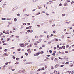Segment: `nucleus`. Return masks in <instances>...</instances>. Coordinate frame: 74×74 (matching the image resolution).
<instances>
[{
    "label": "nucleus",
    "mask_w": 74,
    "mask_h": 74,
    "mask_svg": "<svg viewBox=\"0 0 74 74\" xmlns=\"http://www.w3.org/2000/svg\"><path fill=\"white\" fill-rule=\"evenodd\" d=\"M20 46L21 47H23L24 46V44H20Z\"/></svg>",
    "instance_id": "obj_1"
},
{
    "label": "nucleus",
    "mask_w": 74,
    "mask_h": 74,
    "mask_svg": "<svg viewBox=\"0 0 74 74\" xmlns=\"http://www.w3.org/2000/svg\"><path fill=\"white\" fill-rule=\"evenodd\" d=\"M19 73H24V72L23 71V70H22V71L20 70L19 71Z\"/></svg>",
    "instance_id": "obj_2"
},
{
    "label": "nucleus",
    "mask_w": 74,
    "mask_h": 74,
    "mask_svg": "<svg viewBox=\"0 0 74 74\" xmlns=\"http://www.w3.org/2000/svg\"><path fill=\"white\" fill-rule=\"evenodd\" d=\"M67 10V8H64L63 9V10H64V11Z\"/></svg>",
    "instance_id": "obj_3"
},
{
    "label": "nucleus",
    "mask_w": 74,
    "mask_h": 74,
    "mask_svg": "<svg viewBox=\"0 0 74 74\" xmlns=\"http://www.w3.org/2000/svg\"><path fill=\"white\" fill-rule=\"evenodd\" d=\"M4 56H8V55L7 53H4Z\"/></svg>",
    "instance_id": "obj_4"
},
{
    "label": "nucleus",
    "mask_w": 74,
    "mask_h": 74,
    "mask_svg": "<svg viewBox=\"0 0 74 74\" xmlns=\"http://www.w3.org/2000/svg\"><path fill=\"white\" fill-rule=\"evenodd\" d=\"M64 59H66V60H67L68 59V58H67V56H65L64 57Z\"/></svg>",
    "instance_id": "obj_5"
},
{
    "label": "nucleus",
    "mask_w": 74,
    "mask_h": 74,
    "mask_svg": "<svg viewBox=\"0 0 74 74\" xmlns=\"http://www.w3.org/2000/svg\"><path fill=\"white\" fill-rule=\"evenodd\" d=\"M9 32V31H7L6 32L5 34H9V32Z\"/></svg>",
    "instance_id": "obj_6"
},
{
    "label": "nucleus",
    "mask_w": 74,
    "mask_h": 74,
    "mask_svg": "<svg viewBox=\"0 0 74 74\" xmlns=\"http://www.w3.org/2000/svg\"><path fill=\"white\" fill-rule=\"evenodd\" d=\"M54 73L55 74H57V71L56 70L54 71Z\"/></svg>",
    "instance_id": "obj_7"
},
{
    "label": "nucleus",
    "mask_w": 74,
    "mask_h": 74,
    "mask_svg": "<svg viewBox=\"0 0 74 74\" xmlns=\"http://www.w3.org/2000/svg\"><path fill=\"white\" fill-rule=\"evenodd\" d=\"M59 65L58 64H57L56 65V67H59Z\"/></svg>",
    "instance_id": "obj_8"
},
{
    "label": "nucleus",
    "mask_w": 74,
    "mask_h": 74,
    "mask_svg": "<svg viewBox=\"0 0 74 74\" xmlns=\"http://www.w3.org/2000/svg\"><path fill=\"white\" fill-rule=\"evenodd\" d=\"M32 44H30L28 46V47H32Z\"/></svg>",
    "instance_id": "obj_9"
},
{
    "label": "nucleus",
    "mask_w": 74,
    "mask_h": 74,
    "mask_svg": "<svg viewBox=\"0 0 74 74\" xmlns=\"http://www.w3.org/2000/svg\"><path fill=\"white\" fill-rule=\"evenodd\" d=\"M67 73H69V74H70V73H71V71H67Z\"/></svg>",
    "instance_id": "obj_10"
},
{
    "label": "nucleus",
    "mask_w": 74,
    "mask_h": 74,
    "mask_svg": "<svg viewBox=\"0 0 74 74\" xmlns=\"http://www.w3.org/2000/svg\"><path fill=\"white\" fill-rule=\"evenodd\" d=\"M68 5L67 3H65L64 4V6H67V5Z\"/></svg>",
    "instance_id": "obj_11"
},
{
    "label": "nucleus",
    "mask_w": 74,
    "mask_h": 74,
    "mask_svg": "<svg viewBox=\"0 0 74 74\" xmlns=\"http://www.w3.org/2000/svg\"><path fill=\"white\" fill-rule=\"evenodd\" d=\"M26 8L24 9L23 10V12H25V11H26Z\"/></svg>",
    "instance_id": "obj_12"
},
{
    "label": "nucleus",
    "mask_w": 74,
    "mask_h": 74,
    "mask_svg": "<svg viewBox=\"0 0 74 74\" xmlns=\"http://www.w3.org/2000/svg\"><path fill=\"white\" fill-rule=\"evenodd\" d=\"M2 20H6V18H2Z\"/></svg>",
    "instance_id": "obj_13"
},
{
    "label": "nucleus",
    "mask_w": 74,
    "mask_h": 74,
    "mask_svg": "<svg viewBox=\"0 0 74 74\" xmlns=\"http://www.w3.org/2000/svg\"><path fill=\"white\" fill-rule=\"evenodd\" d=\"M62 48H63V49H65V46H62Z\"/></svg>",
    "instance_id": "obj_14"
},
{
    "label": "nucleus",
    "mask_w": 74,
    "mask_h": 74,
    "mask_svg": "<svg viewBox=\"0 0 74 74\" xmlns=\"http://www.w3.org/2000/svg\"><path fill=\"white\" fill-rule=\"evenodd\" d=\"M5 67H7V66H6V65H4L3 66V68H4Z\"/></svg>",
    "instance_id": "obj_15"
},
{
    "label": "nucleus",
    "mask_w": 74,
    "mask_h": 74,
    "mask_svg": "<svg viewBox=\"0 0 74 74\" xmlns=\"http://www.w3.org/2000/svg\"><path fill=\"white\" fill-rule=\"evenodd\" d=\"M23 25H24V26H25V25H26V23H23Z\"/></svg>",
    "instance_id": "obj_16"
},
{
    "label": "nucleus",
    "mask_w": 74,
    "mask_h": 74,
    "mask_svg": "<svg viewBox=\"0 0 74 74\" xmlns=\"http://www.w3.org/2000/svg\"><path fill=\"white\" fill-rule=\"evenodd\" d=\"M10 40V39H9V38H8L7 40V41H8Z\"/></svg>",
    "instance_id": "obj_17"
},
{
    "label": "nucleus",
    "mask_w": 74,
    "mask_h": 74,
    "mask_svg": "<svg viewBox=\"0 0 74 74\" xmlns=\"http://www.w3.org/2000/svg\"><path fill=\"white\" fill-rule=\"evenodd\" d=\"M17 21V19L16 18H15L14 19V21L15 22H16Z\"/></svg>",
    "instance_id": "obj_18"
},
{
    "label": "nucleus",
    "mask_w": 74,
    "mask_h": 74,
    "mask_svg": "<svg viewBox=\"0 0 74 74\" xmlns=\"http://www.w3.org/2000/svg\"><path fill=\"white\" fill-rule=\"evenodd\" d=\"M40 70H41V69H38L37 71H40Z\"/></svg>",
    "instance_id": "obj_19"
},
{
    "label": "nucleus",
    "mask_w": 74,
    "mask_h": 74,
    "mask_svg": "<svg viewBox=\"0 0 74 74\" xmlns=\"http://www.w3.org/2000/svg\"><path fill=\"white\" fill-rule=\"evenodd\" d=\"M13 30H16V29L14 27L13 28Z\"/></svg>",
    "instance_id": "obj_20"
},
{
    "label": "nucleus",
    "mask_w": 74,
    "mask_h": 74,
    "mask_svg": "<svg viewBox=\"0 0 74 74\" xmlns=\"http://www.w3.org/2000/svg\"><path fill=\"white\" fill-rule=\"evenodd\" d=\"M59 41L58 39H56V41Z\"/></svg>",
    "instance_id": "obj_21"
},
{
    "label": "nucleus",
    "mask_w": 74,
    "mask_h": 74,
    "mask_svg": "<svg viewBox=\"0 0 74 74\" xmlns=\"http://www.w3.org/2000/svg\"><path fill=\"white\" fill-rule=\"evenodd\" d=\"M32 63H33V62H29L28 64H32Z\"/></svg>",
    "instance_id": "obj_22"
},
{
    "label": "nucleus",
    "mask_w": 74,
    "mask_h": 74,
    "mask_svg": "<svg viewBox=\"0 0 74 74\" xmlns=\"http://www.w3.org/2000/svg\"><path fill=\"white\" fill-rule=\"evenodd\" d=\"M44 53V51H41L40 52L41 54H42Z\"/></svg>",
    "instance_id": "obj_23"
},
{
    "label": "nucleus",
    "mask_w": 74,
    "mask_h": 74,
    "mask_svg": "<svg viewBox=\"0 0 74 74\" xmlns=\"http://www.w3.org/2000/svg\"><path fill=\"white\" fill-rule=\"evenodd\" d=\"M62 16H65V14H62Z\"/></svg>",
    "instance_id": "obj_24"
},
{
    "label": "nucleus",
    "mask_w": 74,
    "mask_h": 74,
    "mask_svg": "<svg viewBox=\"0 0 74 74\" xmlns=\"http://www.w3.org/2000/svg\"><path fill=\"white\" fill-rule=\"evenodd\" d=\"M45 47V45H42V47Z\"/></svg>",
    "instance_id": "obj_25"
},
{
    "label": "nucleus",
    "mask_w": 74,
    "mask_h": 74,
    "mask_svg": "<svg viewBox=\"0 0 74 74\" xmlns=\"http://www.w3.org/2000/svg\"><path fill=\"white\" fill-rule=\"evenodd\" d=\"M19 64V62H17L15 63V64Z\"/></svg>",
    "instance_id": "obj_26"
},
{
    "label": "nucleus",
    "mask_w": 74,
    "mask_h": 74,
    "mask_svg": "<svg viewBox=\"0 0 74 74\" xmlns=\"http://www.w3.org/2000/svg\"><path fill=\"white\" fill-rule=\"evenodd\" d=\"M47 56H48V57H49V56H50L51 55H47Z\"/></svg>",
    "instance_id": "obj_27"
},
{
    "label": "nucleus",
    "mask_w": 74,
    "mask_h": 74,
    "mask_svg": "<svg viewBox=\"0 0 74 74\" xmlns=\"http://www.w3.org/2000/svg\"><path fill=\"white\" fill-rule=\"evenodd\" d=\"M30 49H29L27 50V52H29V51H30Z\"/></svg>",
    "instance_id": "obj_28"
},
{
    "label": "nucleus",
    "mask_w": 74,
    "mask_h": 74,
    "mask_svg": "<svg viewBox=\"0 0 74 74\" xmlns=\"http://www.w3.org/2000/svg\"><path fill=\"white\" fill-rule=\"evenodd\" d=\"M49 52L50 53H52V50H49Z\"/></svg>",
    "instance_id": "obj_29"
},
{
    "label": "nucleus",
    "mask_w": 74,
    "mask_h": 74,
    "mask_svg": "<svg viewBox=\"0 0 74 74\" xmlns=\"http://www.w3.org/2000/svg\"><path fill=\"white\" fill-rule=\"evenodd\" d=\"M51 69H52L53 70V69H54V68H53V66L51 67Z\"/></svg>",
    "instance_id": "obj_30"
},
{
    "label": "nucleus",
    "mask_w": 74,
    "mask_h": 74,
    "mask_svg": "<svg viewBox=\"0 0 74 74\" xmlns=\"http://www.w3.org/2000/svg\"><path fill=\"white\" fill-rule=\"evenodd\" d=\"M62 38H64V36L63 35H62Z\"/></svg>",
    "instance_id": "obj_31"
},
{
    "label": "nucleus",
    "mask_w": 74,
    "mask_h": 74,
    "mask_svg": "<svg viewBox=\"0 0 74 74\" xmlns=\"http://www.w3.org/2000/svg\"><path fill=\"white\" fill-rule=\"evenodd\" d=\"M27 24L28 25H30V23H27Z\"/></svg>",
    "instance_id": "obj_32"
},
{
    "label": "nucleus",
    "mask_w": 74,
    "mask_h": 74,
    "mask_svg": "<svg viewBox=\"0 0 74 74\" xmlns=\"http://www.w3.org/2000/svg\"><path fill=\"white\" fill-rule=\"evenodd\" d=\"M41 70H44V68L43 67L42 68Z\"/></svg>",
    "instance_id": "obj_33"
},
{
    "label": "nucleus",
    "mask_w": 74,
    "mask_h": 74,
    "mask_svg": "<svg viewBox=\"0 0 74 74\" xmlns=\"http://www.w3.org/2000/svg\"><path fill=\"white\" fill-rule=\"evenodd\" d=\"M3 33H5V30H4L3 31Z\"/></svg>",
    "instance_id": "obj_34"
},
{
    "label": "nucleus",
    "mask_w": 74,
    "mask_h": 74,
    "mask_svg": "<svg viewBox=\"0 0 74 74\" xmlns=\"http://www.w3.org/2000/svg\"><path fill=\"white\" fill-rule=\"evenodd\" d=\"M8 62L7 63H6L5 64V65H7V64H8Z\"/></svg>",
    "instance_id": "obj_35"
},
{
    "label": "nucleus",
    "mask_w": 74,
    "mask_h": 74,
    "mask_svg": "<svg viewBox=\"0 0 74 74\" xmlns=\"http://www.w3.org/2000/svg\"><path fill=\"white\" fill-rule=\"evenodd\" d=\"M61 52H62L61 51H59V53H63H63H62Z\"/></svg>",
    "instance_id": "obj_36"
},
{
    "label": "nucleus",
    "mask_w": 74,
    "mask_h": 74,
    "mask_svg": "<svg viewBox=\"0 0 74 74\" xmlns=\"http://www.w3.org/2000/svg\"><path fill=\"white\" fill-rule=\"evenodd\" d=\"M35 38H38V36H35Z\"/></svg>",
    "instance_id": "obj_37"
},
{
    "label": "nucleus",
    "mask_w": 74,
    "mask_h": 74,
    "mask_svg": "<svg viewBox=\"0 0 74 74\" xmlns=\"http://www.w3.org/2000/svg\"><path fill=\"white\" fill-rule=\"evenodd\" d=\"M25 55L26 56H27L28 55V54L27 53H25Z\"/></svg>",
    "instance_id": "obj_38"
},
{
    "label": "nucleus",
    "mask_w": 74,
    "mask_h": 74,
    "mask_svg": "<svg viewBox=\"0 0 74 74\" xmlns=\"http://www.w3.org/2000/svg\"><path fill=\"white\" fill-rule=\"evenodd\" d=\"M62 4L60 3V4L59 5V6H62Z\"/></svg>",
    "instance_id": "obj_39"
},
{
    "label": "nucleus",
    "mask_w": 74,
    "mask_h": 74,
    "mask_svg": "<svg viewBox=\"0 0 74 74\" xmlns=\"http://www.w3.org/2000/svg\"><path fill=\"white\" fill-rule=\"evenodd\" d=\"M16 59L17 60H19V58H16Z\"/></svg>",
    "instance_id": "obj_40"
},
{
    "label": "nucleus",
    "mask_w": 74,
    "mask_h": 74,
    "mask_svg": "<svg viewBox=\"0 0 74 74\" xmlns=\"http://www.w3.org/2000/svg\"><path fill=\"white\" fill-rule=\"evenodd\" d=\"M65 22L66 23H68V22H67V20H66L65 21Z\"/></svg>",
    "instance_id": "obj_41"
},
{
    "label": "nucleus",
    "mask_w": 74,
    "mask_h": 74,
    "mask_svg": "<svg viewBox=\"0 0 74 74\" xmlns=\"http://www.w3.org/2000/svg\"><path fill=\"white\" fill-rule=\"evenodd\" d=\"M55 55H56V54L55 53H53L52 54V55H53V56H55Z\"/></svg>",
    "instance_id": "obj_42"
},
{
    "label": "nucleus",
    "mask_w": 74,
    "mask_h": 74,
    "mask_svg": "<svg viewBox=\"0 0 74 74\" xmlns=\"http://www.w3.org/2000/svg\"><path fill=\"white\" fill-rule=\"evenodd\" d=\"M17 16H20V14H17Z\"/></svg>",
    "instance_id": "obj_43"
},
{
    "label": "nucleus",
    "mask_w": 74,
    "mask_h": 74,
    "mask_svg": "<svg viewBox=\"0 0 74 74\" xmlns=\"http://www.w3.org/2000/svg\"><path fill=\"white\" fill-rule=\"evenodd\" d=\"M27 32H28V33H29L30 32V30H28L27 31Z\"/></svg>",
    "instance_id": "obj_44"
},
{
    "label": "nucleus",
    "mask_w": 74,
    "mask_h": 74,
    "mask_svg": "<svg viewBox=\"0 0 74 74\" xmlns=\"http://www.w3.org/2000/svg\"><path fill=\"white\" fill-rule=\"evenodd\" d=\"M69 63L68 62H66V63H65V64H69Z\"/></svg>",
    "instance_id": "obj_45"
},
{
    "label": "nucleus",
    "mask_w": 74,
    "mask_h": 74,
    "mask_svg": "<svg viewBox=\"0 0 74 74\" xmlns=\"http://www.w3.org/2000/svg\"><path fill=\"white\" fill-rule=\"evenodd\" d=\"M13 58L14 59H15V56H13Z\"/></svg>",
    "instance_id": "obj_46"
},
{
    "label": "nucleus",
    "mask_w": 74,
    "mask_h": 74,
    "mask_svg": "<svg viewBox=\"0 0 74 74\" xmlns=\"http://www.w3.org/2000/svg\"><path fill=\"white\" fill-rule=\"evenodd\" d=\"M59 49H62V48L61 47H60Z\"/></svg>",
    "instance_id": "obj_47"
},
{
    "label": "nucleus",
    "mask_w": 74,
    "mask_h": 74,
    "mask_svg": "<svg viewBox=\"0 0 74 74\" xmlns=\"http://www.w3.org/2000/svg\"><path fill=\"white\" fill-rule=\"evenodd\" d=\"M1 41H3V40H4V38H2L1 39Z\"/></svg>",
    "instance_id": "obj_48"
},
{
    "label": "nucleus",
    "mask_w": 74,
    "mask_h": 74,
    "mask_svg": "<svg viewBox=\"0 0 74 74\" xmlns=\"http://www.w3.org/2000/svg\"><path fill=\"white\" fill-rule=\"evenodd\" d=\"M4 51H5V52H7V49H5Z\"/></svg>",
    "instance_id": "obj_49"
},
{
    "label": "nucleus",
    "mask_w": 74,
    "mask_h": 74,
    "mask_svg": "<svg viewBox=\"0 0 74 74\" xmlns=\"http://www.w3.org/2000/svg\"><path fill=\"white\" fill-rule=\"evenodd\" d=\"M53 59H54L53 57H52L51 58V59H52V60H53Z\"/></svg>",
    "instance_id": "obj_50"
},
{
    "label": "nucleus",
    "mask_w": 74,
    "mask_h": 74,
    "mask_svg": "<svg viewBox=\"0 0 74 74\" xmlns=\"http://www.w3.org/2000/svg\"><path fill=\"white\" fill-rule=\"evenodd\" d=\"M3 45H7V44L6 43H4L3 44Z\"/></svg>",
    "instance_id": "obj_51"
},
{
    "label": "nucleus",
    "mask_w": 74,
    "mask_h": 74,
    "mask_svg": "<svg viewBox=\"0 0 74 74\" xmlns=\"http://www.w3.org/2000/svg\"><path fill=\"white\" fill-rule=\"evenodd\" d=\"M57 48H59V45H58L57 46Z\"/></svg>",
    "instance_id": "obj_52"
},
{
    "label": "nucleus",
    "mask_w": 74,
    "mask_h": 74,
    "mask_svg": "<svg viewBox=\"0 0 74 74\" xmlns=\"http://www.w3.org/2000/svg\"><path fill=\"white\" fill-rule=\"evenodd\" d=\"M51 41L48 42V44H51Z\"/></svg>",
    "instance_id": "obj_53"
},
{
    "label": "nucleus",
    "mask_w": 74,
    "mask_h": 74,
    "mask_svg": "<svg viewBox=\"0 0 74 74\" xmlns=\"http://www.w3.org/2000/svg\"><path fill=\"white\" fill-rule=\"evenodd\" d=\"M40 37H44V36L40 35Z\"/></svg>",
    "instance_id": "obj_54"
},
{
    "label": "nucleus",
    "mask_w": 74,
    "mask_h": 74,
    "mask_svg": "<svg viewBox=\"0 0 74 74\" xmlns=\"http://www.w3.org/2000/svg\"><path fill=\"white\" fill-rule=\"evenodd\" d=\"M73 3H74V1H72L71 2V4H73Z\"/></svg>",
    "instance_id": "obj_55"
},
{
    "label": "nucleus",
    "mask_w": 74,
    "mask_h": 74,
    "mask_svg": "<svg viewBox=\"0 0 74 74\" xmlns=\"http://www.w3.org/2000/svg\"><path fill=\"white\" fill-rule=\"evenodd\" d=\"M63 66H64V65H61L60 66V67H63Z\"/></svg>",
    "instance_id": "obj_56"
},
{
    "label": "nucleus",
    "mask_w": 74,
    "mask_h": 74,
    "mask_svg": "<svg viewBox=\"0 0 74 74\" xmlns=\"http://www.w3.org/2000/svg\"><path fill=\"white\" fill-rule=\"evenodd\" d=\"M12 71H14V70H15V69H12Z\"/></svg>",
    "instance_id": "obj_57"
},
{
    "label": "nucleus",
    "mask_w": 74,
    "mask_h": 74,
    "mask_svg": "<svg viewBox=\"0 0 74 74\" xmlns=\"http://www.w3.org/2000/svg\"><path fill=\"white\" fill-rule=\"evenodd\" d=\"M37 15H39V14H40V12H39L38 13H37Z\"/></svg>",
    "instance_id": "obj_58"
},
{
    "label": "nucleus",
    "mask_w": 74,
    "mask_h": 74,
    "mask_svg": "<svg viewBox=\"0 0 74 74\" xmlns=\"http://www.w3.org/2000/svg\"><path fill=\"white\" fill-rule=\"evenodd\" d=\"M65 53H68V51H65Z\"/></svg>",
    "instance_id": "obj_59"
},
{
    "label": "nucleus",
    "mask_w": 74,
    "mask_h": 74,
    "mask_svg": "<svg viewBox=\"0 0 74 74\" xmlns=\"http://www.w3.org/2000/svg\"><path fill=\"white\" fill-rule=\"evenodd\" d=\"M46 14L48 16V15H49V14H48V13H46Z\"/></svg>",
    "instance_id": "obj_60"
},
{
    "label": "nucleus",
    "mask_w": 74,
    "mask_h": 74,
    "mask_svg": "<svg viewBox=\"0 0 74 74\" xmlns=\"http://www.w3.org/2000/svg\"><path fill=\"white\" fill-rule=\"evenodd\" d=\"M10 33H12V31H10Z\"/></svg>",
    "instance_id": "obj_61"
},
{
    "label": "nucleus",
    "mask_w": 74,
    "mask_h": 74,
    "mask_svg": "<svg viewBox=\"0 0 74 74\" xmlns=\"http://www.w3.org/2000/svg\"><path fill=\"white\" fill-rule=\"evenodd\" d=\"M31 33H32L33 32V30H31L30 31Z\"/></svg>",
    "instance_id": "obj_62"
},
{
    "label": "nucleus",
    "mask_w": 74,
    "mask_h": 74,
    "mask_svg": "<svg viewBox=\"0 0 74 74\" xmlns=\"http://www.w3.org/2000/svg\"><path fill=\"white\" fill-rule=\"evenodd\" d=\"M74 74V72L73 71L72 72L71 74Z\"/></svg>",
    "instance_id": "obj_63"
},
{
    "label": "nucleus",
    "mask_w": 74,
    "mask_h": 74,
    "mask_svg": "<svg viewBox=\"0 0 74 74\" xmlns=\"http://www.w3.org/2000/svg\"><path fill=\"white\" fill-rule=\"evenodd\" d=\"M27 29H29V27H27L26 28Z\"/></svg>",
    "instance_id": "obj_64"
}]
</instances>
